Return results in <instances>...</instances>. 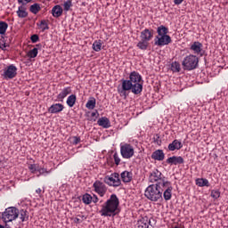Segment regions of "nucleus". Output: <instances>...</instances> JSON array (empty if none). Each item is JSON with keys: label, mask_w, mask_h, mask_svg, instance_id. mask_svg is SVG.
I'll list each match as a JSON object with an SVG mask.
<instances>
[{"label": "nucleus", "mask_w": 228, "mask_h": 228, "mask_svg": "<svg viewBox=\"0 0 228 228\" xmlns=\"http://www.w3.org/2000/svg\"><path fill=\"white\" fill-rule=\"evenodd\" d=\"M130 90L134 95L143 92V80L142 79V75L137 71H132L129 74V79H121V87H118V94H119L120 97L127 99V95H129L127 92Z\"/></svg>", "instance_id": "obj_1"}, {"label": "nucleus", "mask_w": 228, "mask_h": 228, "mask_svg": "<svg viewBox=\"0 0 228 228\" xmlns=\"http://www.w3.org/2000/svg\"><path fill=\"white\" fill-rule=\"evenodd\" d=\"M119 206L120 200H118V197H117V194H111L110 199L102 205L100 213L102 216L115 217L120 213V208H118Z\"/></svg>", "instance_id": "obj_2"}, {"label": "nucleus", "mask_w": 228, "mask_h": 228, "mask_svg": "<svg viewBox=\"0 0 228 228\" xmlns=\"http://www.w3.org/2000/svg\"><path fill=\"white\" fill-rule=\"evenodd\" d=\"M163 191H165V189H163V183H156L146 188L144 197L151 202H159L163 200Z\"/></svg>", "instance_id": "obj_3"}, {"label": "nucleus", "mask_w": 228, "mask_h": 228, "mask_svg": "<svg viewBox=\"0 0 228 228\" xmlns=\"http://www.w3.org/2000/svg\"><path fill=\"white\" fill-rule=\"evenodd\" d=\"M183 70L191 71L199 69V57L193 54L187 55L182 61Z\"/></svg>", "instance_id": "obj_4"}, {"label": "nucleus", "mask_w": 228, "mask_h": 228, "mask_svg": "<svg viewBox=\"0 0 228 228\" xmlns=\"http://www.w3.org/2000/svg\"><path fill=\"white\" fill-rule=\"evenodd\" d=\"M19 218V208L15 207H9L2 213V220L4 224L13 222Z\"/></svg>", "instance_id": "obj_5"}, {"label": "nucleus", "mask_w": 228, "mask_h": 228, "mask_svg": "<svg viewBox=\"0 0 228 228\" xmlns=\"http://www.w3.org/2000/svg\"><path fill=\"white\" fill-rule=\"evenodd\" d=\"M120 152L122 158L125 159H130V158L134 156V148H133V145L126 143L120 147Z\"/></svg>", "instance_id": "obj_6"}, {"label": "nucleus", "mask_w": 228, "mask_h": 228, "mask_svg": "<svg viewBox=\"0 0 228 228\" xmlns=\"http://www.w3.org/2000/svg\"><path fill=\"white\" fill-rule=\"evenodd\" d=\"M4 79H13L17 77V67L11 64L4 69V73L2 74Z\"/></svg>", "instance_id": "obj_7"}, {"label": "nucleus", "mask_w": 228, "mask_h": 228, "mask_svg": "<svg viewBox=\"0 0 228 228\" xmlns=\"http://www.w3.org/2000/svg\"><path fill=\"white\" fill-rule=\"evenodd\" d=\"M150 183H168V181L165 180V175L159 171L158 169H154L149 175Z\"/></svg>", "instance_id": "obj_8"}, {"label": "nucleus", "mask_w": 228, "mask_h": 228, "mask_svg": "<svg viewBox=\"0 0 228 228\" xmlns=\"http://www.w3.org/2000/svg\"><path fill=\"white\" fill-rule=\"evenodd\" d=\"M155 45L158 47H163V45H168V44H172V37L169 35L166 36H156L155 37Z\"/></svg>", "instance_id": "obj_9"}, {"label": "nucleus", "mask_w": 228, "mask_h": 228, "mask_svg": "<svg viewBox=\"0 0 228 228\" xmlns=\"http://www.w3.org/2000/svg\"><path fill=\"white\" fill-rule=\"evenodd\" d=\"M93 187L94 188V191L98 193L100 197L106 195V192L108 191V187H106V184L101 181L94 182Z\"/></svg>", "instance_id": "obj_10"}, {"label": "nucleus", "mask_w": 228, "mask_h": 228, "mask_svg": "<svg viewBox=\"0 0 228 228\" xmlns=\"http://www.w3.org/2000/svg\"><path fill=\"white\" fill-rule=\"evenodd\" d=\"M164 188L167 189L164 191L163 197L166 200H170V199H172V190H174V188L172 187V183L163 182L162 190H164Z\"/></svg>", "instance_id": "obj_11"}, {"label": "nucleus", "mask_w": 228, "mask_h": 228, "mask_svg": "<svg viewBox=\"0 0 228 228\" xmlns=\"http://www.w3.org/2000/svg\"><path fill=\"white\" fill-rule=\"evenodd\" d=\"M166 163H167V165H183L184 163V159L181 156H172L169 157L167 160Z\"/></svg>", "instance_id": "obj_12"}, {"label": "nucleus", "mask_w": 228, "mask_h": 228, "mask_svg": "<svg viewBox=\"0 0 228 228\" xmlns=\"http://www.w3.org/2000/svg\"><path fill=\"white\" fill-rule=\"evenodd\" d=\"M154 37V29L145 28L141 32V39L146 40V42H151Z\"/></svg>", "instance_id": "obj_13"}, {"label": "nucleus", "mask_w": 228, "mask_h": 228, "mask_svg": "<svg viewBox=\"0 0 228 228\" xmlns=\"http://www.w3.org/2000/svg\"><path fill=\"white\" fill-rule=\"evenodd\" d=\"M202 43L199 41H195L190 47L191 51H193L194 54H200V56H204V53H202Z\"/></svg>", "instance_id": "obj_14"}, {"label": "nucleus", "mask_w": 228, "mask_h": 228, "mask_svg": "<svg viewBox=\"0 0 228 228\" xmlns=\"http://www.w3.org/2000/svg\"><path fill=\"white\" fill-rule=\"evenodd\" d=\"M65 110V106L61 103H53L48 108V113L58 114L61 113V110Z\"/></svg>", "instance_id": "obj_15"}, {"label": "nucleus", "mask_w": 228, "mask_h": 228, "mask_svg": "<svg viewBox=\"0 0 228 228\" xmlns=\"http://www.w3.org/2000/svg\"><path fill=\"white\" fill-rule=\"evenodd\" d=\"M104 183L109 186H114L115 188L120 186L122 184L121 181L114 179L112 176L107 175L103 179Z\"/></svg>", "instance_id": "obj_16"}, {"label": "nucleus", "mask_w": 228, "mask_h": 228, "mask_svg": "<svg viewBox=\"0 0 228 228\" xmlns=\"http://www.w3.org/2000/svg\"><path fill=\"white\" fill-rule=\"evenodd\" d=\"M69 94H72V88L70 86L64 87L61 92L57 95V100L60 102H63V99L67 97V95H69Z\"/></svg>", "instance_id": "obj_17"}, {"label": "nucleus", "mask_w": 228, "mask_h": 228, "mask_svg": "<svg viewBox=\"0 0 228 228\" xmlns=\"http://www.w3.org/2000/svg\"><path fill=\"white\" fill-rule=\"evenodd\" d=\"M167 149L171 151H181V149H183V142L177 139H175L171 143L168 144Z\"/></svg>", "instance_id": "obj_18"}, {"label": "nucleus", "mask_w": 228, "mask_h": 228, "mask_svg": "<svg viewBox=\"0 0 228 228\" xmlns=\"http://www.w3.org/2000/svg\"><path fill=\"white\" fill-rule=\"evenodd\" d=\"M151 159H155V161H163V159H165V152H163V150H156L153 151Z\"/></svg>", "instance_id": "obj_19"}, {"label": "nucleus", "mask_w": 228, "mask_h": 228, "mask_svg": "<svg viewBox=\"0 0 228 228\" xmlns=\"http://www.w3.org/2000/svg\"><path fill=\"white\" fill-rule=\"evenodd\" d=\"M52 15L55 19L61 17V15H63V8L61 7V5L57 4L53 6L52 9Z\"/></svg>", "instance_id": "obj_20"}, {"label": "nucleus", "mask_w": 228, "mask_h": 228, "mask_svg": "<svg viewBox=\"0 0 228 228\" xmlns=\"http://www.w3.org/2000/svg\"><path fill=\"white\" fill-rule=\"evenodd\" d=\"M97 124L101 127H103V129H109V127H111V123L110 122V119L106 117L99 118Z\"/></svg>", "instance_id": "obj_21"}, {"label": "nucleus", "mask_w": 228, "mask_h": 228, "mask_svg": "<svg viewBox=\"0 0 228 228\" xmlns=\"http://www.w3.org/2000/svg\"><path fill=\"white\" fill-rule=\"evenodd\" d=\"M149 222H151V219L148 216H143L137 221V227L149 228Z\"/></svg>", "instance_id": "obj_22"}, {"label": "nucleus", "mask_w": 228, "mask_h": 228, "mask_svg": "<svg viewBox=\"0 0 228 228\" xmlns=\"http://www.w3.org/2000/svg\"><path fill=\"white\" fill-rule=\"evenodd\" d=\"M121 179L123 183H131L133 181V173L129 171H124L121 173Z\"/></svg>", "instance_id": "obj_23"}, {"label": "nucleus", "mask_w": 228, "mask_h": 228, "mask_svg": "<svg viewBox=\"0 0 228 228\" xmlns=\"http://www.w3.org/2000/svg\"><path fill=\"white\" fill-rule=\"evenodd\" d=\"M16 13L20 19H26V17H28V12H26V7H24V5L19 6Z\"/></svg>", "instance_id": "obj_24"}, {"label": "nucleus", "mask_w": 228, "mask_h": 228, "mask_svg": "<svg viewBox=\"0 0 228 228\" xmlns=\"http://www.w3.org/2000/svg\"><path fill=\"white\" fill-rule=\"evenodd\" d=\"M158 37H163L168 35V28L165 27V25H160L157 28Z\"/></svg>", "instance_id": "obj_25"}, {"label": "nucleus", "mask_w": 228, "mask_h": 228, "mask_svg": "<svg viewBox=\"0 0 228 228\" xmlns=\"http://www.w3.org/2000/svg\"><path fill=\"white\" fill-rule=\"evenodd\" d=\"M137 47L138 49H141V51H147V49L149 48V41H146L145 39H141V41L137 43Z\"/></svg>", "instance_id": "obj_26"}, {"label": "nucleus", "mask_w": 228, "mask_h": 228, "mask_svg": "<svg viewBox=\"0 0 228 228\" xmlns=\"http://www.w3.org/2000/svg\"><path fill=\"white\" fill-rule=\"evenodd\" d=\"M196 184H197V186H200V188H203V186L209 187V181L206 178H197Z\"/></svg>", "instance_id": "obj_27"}, {"label": "nucleus", "mask_w": 228, "mask_h": 228, "mask_svg": "<svg viewBox=\"0 0 228 228\" xmlns=\"http://www.w3.org/2000/svg\"><path fill=\"white\" fill-rule=\"evenodd\" d=\"M76 101H77V97H76V94H70L67 101H66V103L68 104V106L69 108H74V105L76 104Z\"/></svg>", "instance_id": "obj_28"}, {"label": "nucleus", "mask_w": 228, "mask_h": 228, "mask_svg": "<svg viewBox=\"0 0 228 228\" xmlns=\"http://www.w3.org/2000/svg\"><path fill=\"white\" fill-rule=\"evenodd\" d=\"M96 103H97V101L95 100V98L90 97L86 104V108H87V110H94L95 108Z\"/></svg>", "instance_id": "obj_29"}, {"label": "nucleus", "mask_w": 228, "mask_h": 228, "mask_svg": "<svg viewBox=\"0 0 228 228\" xmlns=\"http://www.w3.org/2000/svg\"><path fill=\"white\" fill-rule=\"evenodd\" d=\"M19 215H20V220H21V222H27V220H29V215H28V211L21 209L19 210Z\"/></svg>", "instance_id": "obj_30"}, {"label": "nucleus", "mask_w": 228, "mask_h": 228, "mask_svg": "<svg viewBox=\"0 0 228 228\" xmlns=\"http://www.w3.org/2000/svg\"><path fill=\"white\" fill-rule=\"evenodd\" d=\"M40 10H42V8L40 7V4H33L32 5H30L29 7V12L31 13H34V15H37V13H38V12H40Z\"/></svg>", "instance_id": "obj_31"}, {"label": "nucleus", "mask_w": 228, "mask_h": 228, "mask_svg": "<svg viewBox=\"0 0 228 228\" xmlns=\"http://www.w3.org/2000/svg\"><path fill=\"white\" fill-rule=\"evenodd\" d=\"M102 47V40H95L93 44V50L96 53H99Z\"/></svg>", "instance_id": "obj_32"}, {"label": "nucleus", "mask_w": 228, "mask_h": 228, "mask_svg": "<svg viewBox=\"0 0 228 228\" xmlns=\"http://www.w3.org/2000/svg\"><path fill=\"white\" fill-rule=\"evenodd\" d=\"M92 200H93V197L88 193L84 194L82 197V202H84V204H86L87 206L89 204H92Z\"/></svg>", "instance_id": "obj_33"}, {"label": "nucleus", "mask_w": 228, "mask_h": 228, "mask_svg": "<svg viewBox=\"0 0 228 228\" xmlns=\"http://www.w3.org/2000/svg\"><path fill=\"white\" fill-rule=\"evenodd\" d=\"M172 72H181V64L178 61H174L171 63Z\"/></svg>", "instance_id": "obj_34"}, {"label": "nucleus", "mask_w": 228, "mask_h": 228, "mask_svg": "<svg viewBox=\"0 0 228 228\" xmlns=\"http://www.w3.org/2000/svg\"><path fill=\"white\" fill-rule=\"evenodd\" d=\"M37 26L42 29V31H45L49 29V23H47V20H43L40 21V23H37Z\"/></svg>", "instance_id": "obj_35"}, {"label": "nucleus", "mask_w": 228, "mask_h": 228, "mask_svg": "<svg viewBox=\"0 0 228 228\" xmlns=\"http://www.w3.org/2000/svg\"><path fill=\"white\" fill-rule=\"evenodd\" d=\"M8 29V23L6 21H0V35H4Z\"/></svg>", "instance_id": "obj_36"}, {"label": "nucleus", "mask_w": 228, "mask_h": 228, "mask_svg": "<svg viewBox=\"0 0 228 228\" xmlns=\"http://www.w3.org/2000/svg\"><path fill=\"white\" fill-rule=\"evenodd\" d=\"M28 58H37L38 56V48H33L27 53Z\"/></svg>", "instance_id": "obj_37"}, {"label": "nucleus", "mask_w": 228, "mask_h": 228, "mask_svg": "<svg viewBox=\"0 0 228 228\" xmlns=\"http://www.w3.org/2000/svg\"><path fill=\"white\" fill-rule=\"evenodd\" d=\"M64 12H69L72 8V0H67L63 4Z\"/></svg>", "instance_id": "obj_38"}, {"label": "nucleus", "mask_w": 228, "mask_h": 228, "mask_svg": "<svg viewBox=\"0 0 228 228\" xmlns=\"http://www.w3.org/2000/svg\"><path fill=\"white\" fill-rule=\"evenodd\" d=\"M210 197H212V199H215V200H216V199H220V191L212 190Z\"/></svg>", "instance_id": "obj_39"}, {"label": "nucleus", "mask_w": 228, "mask_h": 228, "mask_svg": "<svg viewBox=\"0 0 228 228\" xmlns=\"http://www.w3.org/2000/svg\"><path fill=\"white\" fill-rule=\"evenodd\" d=\"M28 169L32 174H37V172H38V164H32L28 166Z\"/></svg>", "instance_id": "obj_40"}, {"label": "nucleus", "mask_w": 228, "mask_h": 228, "mask_svg": "<svg viewBox=\"0 0 228 228\" xmlns=\"http://www.w3.org/2000/svg\"><path fill=\"white\" fill-rule=\"evenodd\" d=\"M30 40L32 42V44H37V42L40 41V37H38V35L34 34L30 37Z\"/></svg>", "instance_id": "obj_41"}, {"label": "nucleus", "mask_w": 228, "mask_h": 228, "mask_svg": "<svg viewBox=\"0 0 228 228\" xmlns=\"http://www.w3.org/2000/svg\"><path fill=\"white\" fill-rule=\"evenodd\" d=\"M37 177H40V175H43V174H49V171H47L45 168L44 167H38L37 168Z\"/></svg>", "instance_id": "obj_42"}, {"label": "nucleus", "mask_w": 228, "mask_h": 228, "mask_svg": "<svg viewBox=\"0 0 228 228\" xmlns=\"http://www.w3.org/2000/svg\"><path fill=\"white\" fill-rule=\"evenodd\" d=\"M153 142L157 144V145H161V138L159 137V135L158 134H156L153 136Z\"/></svg>", "instance_id": "obj_43"}, {"label": "nucleus", "mask_w": 228, "mask_h": 228, "mask_svg": "<svg viewBox=\"0 0 228 228\" xmlns=\"http://www.w3.org/2000/svg\"><path fill=\"white\" fill-rule=\"evenodd\" d=\"M115 165H120V158H118V153L115 152L113 155Z\"/></svg>", "instance_id": "obj_44"}, {"label": "nucleus", "mask_w": 228, "mask_h": 228, "mask_svg": "<svg viewBox=\"0 0 228 228\" xmlns=\"http://www.w3.org/2000/svg\"><path fill=\"white\" fill-rule=\"evenodd\" d=\"M33 0H18L19 4H22V6H26L28 3H31Z\"/></svg>", "instance_id": "obj_45"}, {"label": "nucleus", "mask_w": 228, "mask_h": 228, "mask_svg": "<svg viewBox=\"0 0 228 228\" xmlns=\"http://www.w3.org/2000/svg\"><path fill=\"white\" fill-rule=\"evenodd\" d=\"M81 142V138L77 137V136H74L73 137V143L74 145H77V143H79Z\"/></svg>", "instance_id": "obj_46"}, {"label": "nucleus", "mask_w": 228, "mask_h": 228, "mask_svg": "<svg viewBox=\"0 0 228 228\" xmlns=\"http://www.w3.org/2000/svg\"><path fill=\"white\" fill-rule=\"evenodd\" d=\"M110 176H112L116 181H120V175L118 173H114Z\"/></svg>", "instance_id": "obj_47"}, {"label": "nucleus", "mask_w": 228, "mask_h": 228, "mask_svg": "<svg viewBox=\"0 0 228 228\" xmlns=\"http://www.w3.org/2000/svg\"><path fill=\"white\" fill-rule=\"evenodd\" d=\"M91 117L95 120L99 117V111L95 110L94 112H92Z\"/></svg>", "instance_id": "obj_48"}, {"label": "nucleus", "mask_w": 228, "mask_h": 228, "mask_svg": "<svg viewBox=\"0 0 228 228\" xmlns=\"http://www.w3.org/2000/svg\"><path fill=\"white\" fill-rule=\"evenodd\" d=\"M92 201L94 204H97L99 202V198L97 197V195H95V194L94 195Z\"/></svg>", "instance_id": "obj_49"}, {"label": "nucleus", "mask_w": 228, "mask_h": 228, "mask_svg": "<svg viewBox=\"0 0 228 228\" xmlns=\"http://www.w3.org/2000/svg\"><path fill=\"white\" fill-rule=\"evenodd\" d=\"M5 47H6V43H4V44L0 43V49H2V51H4Z\"/></svg>", "instance_id": "obj_50"}, {"label": "nucleus", "mask_w": 228, "mask_h": 228, "mask_svg": "<svg viewBox=\"0 0 228 228\" xmlns=\"http://www.w3.org/2000/svg\"><path fill=\"white\" fill-rule=\"evenodd\" d=\"M184 0H174L175 4H181Z\"/></svg>", "instance_id": "obj_51"}, {"label": "nucleus", "mask_w": 228, "mask_h": 228, "mask_svg": "<svg viewBox=\"0 0 228 228\" xmlns=\"http://www.w3.org/2000/svg\"><path fill=\"white\" fill-rule=\"evenodd\" d=\"M75 224H81V219L76 217L75 220H74Z\"/></svg>", "instance_id": "obj_52"}, {"label": "nucleus", "mask_w": 228, "mask_h": 228, "mask_svg": "<svg viewBox=\"0 0 228 228\" xmlns=\"http://www.w3.org/2000/svg\"><path fill=\"white\" fill-rule=\"evenodd\" d=\"M36 48L38 49H42V44H37L36 45Z\"/></svg>", "instance_id": "obj_53"}, {"label": "nucleus", "mask_w": 228, "mask_h": 228, "mask_svg": "<svg viewBox=\"0 0 228 228\" xmlns=\"http://www.w3.org/2000/svg\"><path fill=\"white\" fill-rule=\"evenodd\" d=\"M36 193L40 195V193H42V189L38 188L37 190H36Z\"/></svg>", "instance_id": "obj_54"}, {"label": "nucleus", "mask_w": 228, "mask_h": 228, "mask_svg": "<svg viewBox=\"0 0 228 228\" xmlns=\"http://www.w3.org/2000/svg\"><path fill=\"white\" fill-rule=\"evenodd\" d=\"M4 228H12V227L9 226L8 223H5V227Z\"/></svg>", "instance_id": "obj_55"}, {"label": "nucleus", "mask_w": 228, "mask_h": 228, "mask_svg": "<svg viewBox=\"0 0 228 228\" xmlns=\"http://www.w3.org/2000/svg\"><path fill=\"white\" fill-rule=\"evenodd\" d=\"M82 6H86V3L83 2Z\"/></svg>", "instance_id": "obj_56"}, {"label": "nucleus", "mask_w": 228, "mask_h": 228, "mask_svg": "<svg viewBox=\"0 0 228 228\" xmlns=\"http://www.w3.org/2000/svg\"><path fill=\"white\" fill-rule=\"evenodd\" d=\"M79 216L80 218H85V216Z\"/></svg>", "instance_id": "obj_57"}]
</instances>
